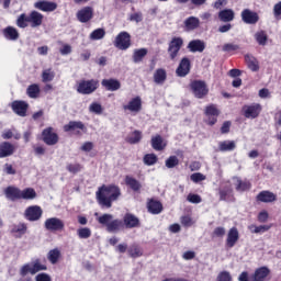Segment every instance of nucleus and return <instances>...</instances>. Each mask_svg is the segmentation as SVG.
Segmentation results:
<instances>
[{
    "label": "nucleus",
    "mask_w": 281,
    "mask_h": 281,
    "mask_svg": "<svg viewBox=\"0 0 281 281\" xmlns=\"http://www.w3.org/2000/svg\"><path fill=\"white\" fill-rule=\"evenodd\" d=\"M120 196H122V191L120 190V187L114 184L102 186L97 191V199L102 207H112L113 201H117Z\"/></svg>",
    "instance_id": "f257e3e1"
},
{
    "label": "nucleus",
    "mask_w": 281,
    "mask_h": 281,
    "mask_svg": "<svg viewBox=\"0 0 281 281\" xmlns=\"http://www.w3.org/2000/svg\"><path fill=\"white\" fill-rule=\"evenodd\" d=\"M43 19L44 16L38 11H32L29 15L21 13L15 21V25L21 30H25L29 25L31 27H41L43 25Z\"/></svg>",
    "instance_id": "f03ea898"
},
{
    "label": "nucleus",
    "mask_w": 281,
    "mask_h": 281,
    "mask_svg": "<svg viewBox=\"0 0 281 281\" xmlns=\"http://www.w3.org/2000/svg\"><path fill=\"white\" fill-rule=\"evenodd\" d=\"M271 273V270L267 267L258 268L255 273L252 274V279H249V272L244 271L239 274L238 281H265Z\"/></svg>",
    "instance_id": "7ed1b4c3"
},
{
    "label": "nucleus",
    "mask_w": 281,
    "mask_h": 281,
    "mask_svg": "<svg viewBox=\"0 0 281 281\" xmlns=\"http://www.w3.org/2000/svg\"><path fill=\"white\" fill-rule=\"evenodd\" d=\"M98 89V80H82L77 86V92L81 95H91Z\"/></svg>",
    "instance_id": "20e7f679"
},
{
    "label": "nucleus",
    "mask_w": 281,
    "mask_h": 281,
    "mask_svg": "<svg viewBox=\"0 0 281 281\" xmlns=\"http://www.w3.org/2000/svg\"><path fill=\"white\" fill-rule=\"evenodd\" d=\"M38 271H47V266L41 263V261L36 260L32 263H26L24 265L21 270L20 273L21 276H27V273H31V276H36V273H38Z\"/></svg>",
    "instance_id": "39448f33"
},
{
    "label": "nucleus",
    "mask_w": 281,
    "mask_h": 281,
    "mask_svg": "<svg viewBox=\"0 0 281 281\" xmlns=\"http://www.w3.org/2000/svg\"><path fill=\"white\" fill-rule=\"evenodd\" d=\"M190 87L193 95L200 100L210 93V89L207 88V83H205V81L194 80L191 82Z\"/></svg>",
    "instance_id": "423d86ee"
},
{
    "label": "nucleus",
    "mask_w": 281,
    "mask_h": 281,
    "mask_svg": "<svg viewBox=\"0 0 281 281\" xmlns=\"http://www.w3.org/2000/svg\"><path fill=\"white\" fill-rule=\"evenodd\" d=\"M182 47H183V38L173 37L169 42V46H168L169 58L171 60H175L177 58V56H179V52H181Z\"/></svg>",
    "instance_id": "0eeeda50"
},
{
    "label": "nucleus",
    "mask_w": 281,
    "mask_h": 281,
    "mask_svg": "<svg viewBox=\"0 0 281 281\" xmlns=\"http://www.w3.org/2000/svg\"><path fill=\"white\" fill-rule=\"evenodd\" d=\"M44 227L47 232H63L65 229V222L58 217H49L45 220Z\"/></svg>",
    "instance_id": "6e6552de"
},
{
    "label": "nucleus",
    "mask_w": 281,
    "mask_h": 281,
    "mask_svg": "<svg viewBox=\"0 0 281 281\" xmlns=\"http://www.w3.org/2000/svg\"><path fill=\"white\" fill-rule=\"evenodd\" d=\"M123 111L137 115L142 111V97H134L126 104H123Z\"/></svg>",
    "instance_id": "1a4fd4ad"
},
{
    "label": "nucleus",
    "mask_w": 281,
    "mask_h": 281,
    "mask_svg": "<svg viewBox=\"0 0 281 281\" xmlns=\"http://www.w3.org/2000/svg\"><path fill=\"white\" fill-rule=\"evenodd\" d=\"M114 45L117 47V49H128V47H131V34H128V32H121L116 36Z\"/></svg>",
    "instance_id": "9d476101"
},
{
    "label": "nucleus",
    "mask_w": 281,
    "mask_h": 281,
    "mask_svg": "<svg viewBox=\"0 0 281 281\" xmlns=\"http://www.w3.org/2000/svg\"><path fill=\"white\" fill-rule=\"evenodd\" d=\"M24 216L26 221H41V217L43 216V209L38 205L29 206L24 212Z\"/></svg>",
    "instance_id": "9b49d317"
},
{
    "label": "nucleus",
    "mask_w": 281,
    "mask_h": 281,
    "mask_svg": "<svg viewBox=\"0 0 281 281\" xmlns=\"http://www.w3.org/2000/svg\"><path fill=\"white\" fill-rule=\"evenodd\" d=\"M244 115L248 120H256L260 115V111H262V106L260 103H252L250 105H244L243 108Z\"/></svg>",
    "instance_id": "f8f14e48"
},
{
    "label": "nucleus",
    "mask_w": 281,
    "mask_h": 281,
    "mask_svg": "<svg viewBox=\"0 0 281 281\" xmlns=\"http://www.w3.org/2000/svg\"><path fill=\"white\" fill-rule=\"evenodd\" d=\"M43 142L47 146H56L58 144V134L54 133V128L47 127L42 132Z\"/></svg>",
    "instance_id": "ddd939ff"
},
{
    "label": "nucleus",
    "mask_w": 281,
    "mask_h": 281,
    "mask_svg": "<svg viewBox=\"0 0 281 281\" xmlns=\"http://www.w3.org/2000/svg\"><path fill=\"white\" fill-rule=\"evenodd\" d=\"M64 131L65 133L75 131L76 135H80V131H82V133H87V126L82 121H70L68 124L64 125Z\"/></svg>",
    "instance_id": "4468645a"
},
{
    "label": "nucleus",
    "mask_w": 281,
    "mask_h": 281,
    "mask_svg": "<svg viewBox=\"0 0 281 281\" xmlns=\"http://www.w3.org/2000/svg\"><path fill=\"white\" fill-rule=\"evenodd\" d=\"M34 8L41 10V12H54L58 8V4L47 0H38L34 3Z\"/></svg>",
    "instance_id": "2eb2a0df"
},
{
    "label": "nucleus",
    "mask_w": 281,
    "mask_h": 281,
    "mask_svg": "<svg viewBox=\"0 0 281 281\" xmlns=\"http://www.w3.org/2000/svg\"><path fill=\"white\" fill-rule=\"evenodd\" d=\"M259 19L260 18L258 16V13H256V12L249 10V9H245L241 12V20L247 25H256V23H258Z\"/></svg>",
    "instance_id": "dca6fc26"
},
{
    "label": "nucleus",
    "mask_w": 281,
    "mask_h": 281,
    "mask_svg": "<svg viewBox=\"0 0 281 281\" xmlns=\"http://www.w3.org/2000/svg\"><path fill=\"white\" fill-rule=\"evenodd\" d=\"M77 19L80 23H89L93 19V9L91 7H85L77 12Z\"/></svg>",
    "instance_id": "f3484780"
},
{
    "label": "nucleus",
    "mask_w": 281,
    "mask_h": 281,
    "mask_svg": "<svg viewBox=\"0 0 281 281\" xmlns=\"http://www.w3.org/2000/svg\"><path fill=\"white\" fill-rule=\"evenodd\" d=\"M187 49L191 52L192 54H202V52H205V42L202 40H193L189 42Z\"/></svg>",
    "instance_id": "a211bd4d"
},
{
    "label": "nucleus",
    "mask_w": 281,
    "mask_h": 281,
    "mask_svg": "<svg viewBox=\"0 0 281 281\" xmlns=\"http://www.w3.org/2000/svg\"><path fill=\"white\" fill-rule=\"evenodd\" d=\"M177 76L180 78H186L190 74V59L183 57L176 70Z\"/></svg>",
    "instance_id": "6ab92c4d"
},
{
    "label": "nucleus",
    "mask_w": 281,
    "mask_h": 281,
    "mask_svg": "<svg viewBox=\"0 0 281 281\" xmlns=\"http://www.w3.org/2000/svg\"><path fill=\"white\" fill-rule=\"evenodd\" d=\"M257 201H260V203H273L278 201V195L271 191L265 190L257 194Z\"/></svg>",
    "instance_id": "aec40b11"
},
{
    "label": "nucleus",
    "mask_w": 281,
    "mask_h": 281,
    "mask_svg": "<svg viewBox=\"0 0 281 281\" xmlns=\"http://www.w3.org/2000/svg\"><path fill=\"white\" fill-rule=\"evenodd\" d=\"M238 238H240L238 228L232 227L227 233L226 246L232 249L238 243Z\"/></svg>",
    "instance_id": "412c9836"
},
{
    "label": "nucleus",
    "mask_w": 281,
    "mask_h": 281,
    "mask_svg": "<svg viewBox=\"0 0 281 281\" xmlns=\"http://www.w3.org/2000/svg\"><path fill=\"white\" fill-rule=\"evenodd\" d=\"M102 87L106 89V91H120L122 88V83L117 79H103L101 81Z\"/></svg>",
    "instance_id": "4be33fe9"
},
{
    "label": "nucleus",
    "mask_w": 281,
    "mask_h": 281,
    "mask_svg": "<svg viewBox=\"0 0 281 281\" xmlns=\"http://www.w3.org/2000/svg\"><path fill=\"white\" fill-rule=\"evenodd\" d=\"M12 155H14V145L8 142L0 143V159L12 157Z\"/></svg>",
    "instance_id": "5701e85b"
},
{
    "label": "nucleus",
    "mask_w": 281,
    "mask_h": 281,
    "mask_svg": "<svg viewBox=\"0 0 281 281\" xmlns=\"http://www.w3.org/2000/svg\"><path fill=\"white\" fill-rule=\"evenodd\" d=\"M12 110L16 113V115H20L21 117H25V113H27V102L25 101H13Z\"/></svg>",
    "instance_id": "b1692460"
},
{
    "label": "nucleus",
    "mask_w": 281,
    "mask_h": 281,
    "mask_svg": "<svg viewBox=\"0 0 281 281\" xmlns=\"http://www.w3.org/2000/svg\"><path fill=\"white\" fill-rule=\"evenodd\" d=\"M220 111L218 109H216V105H209L205 109V115H207L209 117V124L211 126H214V124H216L217 120L216 117H218L220 115Z\"/></svg>",
    "instance_id": "393cba45"
},
{
    "label": "nucleus",
    "mask_w": 281,
    "mask_h": 281,
    "mask_svg": "<svg viewBox=\"0 0 281 281\" xmlns=\"http://www.w3.org/2000/svg\"><path fill=\"white\" fill-rule=\"evenodd\" d=\"M123 223L127 229L139 227V218L131 213L124 215Z\"/></svg>",
    "instance_id": "a878e982"
},
{
    "label": "nucleus",
    "mask_w": 281,
    "mask_h": 281,
    "mask_svg": "<svg viewBox=\"0 0 281 281\" xmlns=\"http://www.w3.org/2000/svg\"><path fill=\"white\" fill-rule=\"evenodd\" d=\"M2 34L7 41H19V30L14 26H7L3 29Z\"/></svg>",
    "instance_id": "bb28decb"
},
{
    "label": "nucleus",
    "mask_w": 281,
    "mask_h": 281,
    "mask_svg": "<svg viewBox=\"0 0 281 281\" xmlns=\"http://www.w3.org/2000/svg\"><path fill=\"white\" fill-rule=\"evenodd\" d=\"M4 194H5L7 199H9V201H16V200L21 199V190L15 187H8L4 190Z\"/></svg>",
    "instance_id": "cd10ccee"
},
{
    "label": "nucleus",
    "mask_w": 281,
    "mask_h": 281,
    "mask_svg": "<svg viewBox=\"0 0 281 281\" xmlns=\"http://www.w3.org/2000/svg\"><path fill=\"white\" fill-rule=\"evenodd\" d=\"M147 210L150 214H161L164 205L157 200H150L147 204Z\"/></svg>",
    "instance_id": "c85d7f7f"
},
{
    "label": "nucleus",
    "mask_w": 281,
    "mask_h": 281,
    "mask_svg": "<svg viewBox=\"0 0 281 281\" xmlns=\"http://www.w3.org/2000/svg\"><path fill=\"white\" fill-rule=\"evenodd\" d=\"M218 150L221 153H232V150H236V142H234V140L220 142Z\"/></svg>",
    "instance_id": "c756f323"
},
{
    "label": "nucleus",
    "mask_w": 281,
    "mask_h": 281,
    "mask_svg": "<svg viewBox=\"0 0 281 281\" xmlns=\"http://www.w3.org/2000/svg\"><path fill=\"white\" fill-rule=\"evenodd\" d=\"M234 10L232 9H224L222 11H220L218 13V19L223 21V23H229L232 21H234Z\"/></svg>",
    "instance_id": "7c9ffc66"
},
{
    "label": "nucleus",
    "mask_w": 281,
    "mask_h": 281,
    "mask_svg": "<svg viewBox=\"0 0 281 281\" xmlns=\"http://www.w3.org/2000/svg\"><path fill=\"white\" fill-rule=\"evenodd\" d=\"M166 78H168V74L164 68H159L154 72V82L156 85H164V82H166Z\"/></svg>",
    "instance_id": "2f4dec72"
},
{
    "label": "nucleus",
    "mask_w": 281,
    "mask_h": 281,
    "mask_svg": "<svg viewBox=\"0 0 281 281\" xmlns=\"http://www.w3.org/2000/svg\"><path fill=\"white\" fill-rule=\"evenodd\" d=\"M125 183L133 192H139V190H142V183L133 177L126 176Z\"/></svg>",
    "instance_id": "473e14b6"
},
{
    "label": "nucleus",
    "mask_w": 281,
    "mask_h": 281,
    "mask_svg": "<svg viewBox=\"0 0 281 281\" xmlns=\"http://www.w3.org/2000/svg\"><path fill=\"white\" fill-rule=\"evenodd\" d=\"M201 25V21L196 16H190L184 21V27L188 31L196 30Z\"/></svg>",
    "instance_id": "72a5a7b5"
},
{
    "label": "nucleus",
    "mask_w": 281,
    "mask_h": 281,
    "mask_svg": "<svg viewBox=\"0 0 281 281\" xmlns=\"http://www.w3.org/2000/svg\"><path fill=\"white\" fill-rule=\"evenodd\" d=\"M20 199H24V201H34V199H36V191L33 188L21 190Z\"/></svg>",
    "instance_id": "f704fd0d"
},
{
    "label": "nucleus",
    "mask_w": 281,
    "mask_h": 281,
    "mask_svg": "<svg viewBox=\"0 0 281 281\" xmlns=\"http://www.w3.org/2000/svg\"><path fill=\"white\" fill-rule=\"evenodd\" d=\"M151 147L154 150H164V148H166V143H164L161 135L151 137Z\"/></svg>",
    "instance_id": "c9c22d12"
},
{
    "label": "nucleus",
    "mask_w": 281,
    "mask_h": 281,
    "mask_svg": "<svg viewBox=\"0 0 281 281\" xmlns=\"http://www.w3.org/2000/svg\"><path fill=\"white\" fill-rule=\"evenodd\" d=\"M26 93H27L29 98L36 100V98H38V95H41V87L37 83H33L27 87Z\"/></svg>",
    "instance_id": "e433bc0d"
},
{
    "label": "nucleus",
    "mask_w": 281,
    "mask_h": 281,
    "mask_svg": "<svg viewBox=\"0 0 281 281\" xmlns=\"http://www.w3.org/2000/svg\"><path fill=\"white\" fill-rule=\"evenodd\" d=\"M245 60L248 65V68L251 71H258L260 69V66L258 65V59H256V57H254V55H246Z\"/></svg>",
    "instance_id": "4c0bfd02"
},
{
    "label": "nucleus",
    "mask_w": 281,
    "mask_h": 281,
    "mask_svg": "<svg viewBox=\"0 0 281 281\" xmlns=\"http://www.w3.org/2000/svg\"><path fill=\"white\" fill-rule=\"evenodd\" d=\"M56 78V72L52 68L42 71V82H52Z\"/></svg>",
    "instance_id": "58836bf2"
},
{
    "label": "nucleus",
    "mask_w": 281,
    "mask_h": 281,
    "mask_svg": "<svg viewBox=\"0 0 281 281\" xmlns=\"http://www.w3.org/2000/svg\"><path fill=\"white\" fill-rule=\"evenodd\" d=\"M255 41L258 43V45L265 47V45H267V42L269 41V36L267 35V32L258 31L257 33H255Z\"/></svg>",
    "instance_id": "ea45409f"
},
{
    "label": "nucleus",
    "mask_w": 281,
    "mask_h": 281,
    "mask_svg": "<svg viewBox=\"0 0 281 281\" xmlns=\"http://www.w3.org/2000/svg\"><path fill=\"white\" fill-rule=\"evenodd\" d=\"M146 54H148V49L146 48L135 49L133 54V61L136 64L142 63V60H144L146 57Z\"/></svg>",
    "instance_id": "a19ab883"
},
{
    "label": "nucleus",
    "mask_w": 281,
    "mask_h": 281,
    "mask_svg": "<svg viewBox=\"0 0 281 281\" xmlns=\"http://www.w3.org/2000/svg\"><path fill=\"white\" fill-rule=\"evenodd\" d=\"M248 229L249 232H251V234H265V232H269L271 227H269L268 225L256 226L251 224L250 226H248Z\"/></svg>",
    "instance_id": "79ce46f5"
},
{
    "label": "nucleus",
    "mask_w": 281,
    "mask_h": 281,
    "mask_svg": "<svg viewBox=\"0 0 281 281\" xmlns=\"http://www.w3.org/2000/svg\"><path fill=\"white\" fill-rule=\"evenodd\" d=\"M47 258L52 265H56L60 259V250L58 248L52 249L48 251Z\"/></svg>",
    "instance_id": "37998d69"
},
{
    "label": "nucleus",
    "mask_w": 281,
    "mask_h": 281,
    "mask_svg": "<svg viewBox=\"0 0 281 281\" xmlns=\"http://www.w3.org/2000/svg\"><path fill=\"white\" fill-rule=\"evenodd\" d=\"M106 36L104 29H97L90 34V41H102Z\"/></svg>",
    "instance_id": "c03bdc74"
},
{
    "label": "nucleus",
    "mask_w": 281,
    "mask_h": 281,
    "mask_svg": "<svg viewBox=\"0 0 281 281\" xmlns=\"http://www.w3.org/2000/svg\"><path fill=\"white\" fill-rule=\"evenodd\" d=\"M89 112L94 113L95 115H102V113H104V108L99 102H92L89 105Z\"/></svg>",
    "instance_id": "a18cd8bd"
},
{
    "label": "nucleus",
    "mask_w": 281,
    "mask_h": 281,
    "mask_svg": "<svg viewBox=\"0 0 281 281\" xmlns=\"http://www.w3.org/2000/svg\"><path fill=\"white\" fill-rule=\"evenodd\" d=\"M128 144H139L142 142V132L134 131L132 134L127 137Z\"/></svg>",
    "instance_id": "49530a36"
},
{
    "label": "nucleus",
    "mask_w": 281,
    "mask_h": 281,
    "mask_svg": "<svg viewBox=\"0 0 281 281\" xmlns=\"http://www.w3.org/2000/svg\"><path fill=\"white\" fill-rule=\"evenodd\" d=\"M120 227H122V221L121 220H112L110 224H108V232H120Z\"/></svg>",
    "instance_id": "de8ad7c7"
},
{
    "label": "nucleus",
    "mask_w": 281,
    "mask_h": 281,
    "mask_svg": "<svg viewBox=\"0 0 281 281\" xmlns=\"http://www.w3.org/2000/svg\"><path fill=\"white\" fill-rule=\"evenodd\" d=\"M112 220L113 215L109 213H105L97 218L98 223H100V225H105V227H109Z\"/></svg>",
    "instance_id": "09e8293b"
},
{
    "label": "nucleus",
    "mask_w": 281,
    "mask_h": 281,
    "mask_svg": "<svg viewBox=\"0 0 281 281\" xmlns=\"http://www.w3.org/2000/svg\"><path fill=\"white\" fill-rule=\"evenodd\" d=\"M251 188V183L247 181H243L240 179L236 180V190L238 192H245L246 190H249Z\"/></svg>",
    "instance_id": "8fccbe9b"
},
{
    "label": "nucleus",
    "mask_w": 281,
    "mask_h": 281,
    "mask_svg": "<svg viewBox=\"0 0 281 281\" xmlns=\"http://www.w3.org/2000/svg\"><path fill=\"white\" fill-rule=\"evenodd\" d=\"M77 235L79 238L87 240V238H91V228L81 227L77 229Z\"/></svg>",
    "instance_id": "3c124183"
},
{
    "label": "nucleus",
    "mask_w": 281,
    "mask_h": 281,
    "mask_svg": "<svg viewBox=\"0 0 281 281\" xmlns=\"http://www.w3.org/2000/svg\"><path fill=\"white\" fill-rule=\"evenodd\" d=\"M66 170L70 172L71 175H78V172L82 171V165L80 164H68L66 166Z\"/></svg>",
    "instance_id": "603ef678"
},
{
    "label": "nucleus",
    "mask_w": 281,
    "mask_h": 281,
    "mask_svg": "<svg viewBox=\"0 0 281 281\" xmlns=\"http://www.w3.org/2000/svg\"><path fill=\"white\" fill-rule=\"evenodd\" d=\"M144 164L146 166H155L157 164V155L147 154L144 156Z\"/></svg>",
    "instance_id": "864d4df0"
},
{
    "label": "nucleus",
    "mask_w": 281,
    "mask_h": 281,
    "mask_svg": "<svg viewBox=\"0 0 281 281\" xmlns=\"http://www.w3.org/2000/svg\"><path fill=\"white\" fill-rule=\"evenodd\" d=\"M12 232L14 234H20V236H23L27 232V225L25 223H20L18 225H14L12 228Z\"/></svg>",
    "instance_id": "5fc2aeb1"
},
{
    "label": "nucleus",
    "mask_w": 281,
    "mask_h": 281,
    "mask_svg": "<svg viewBox=\"0 0 281 281\" xmlns=\"http://www.w3.org/2000/svg\"><path fill=\"white\" fill-rule=\"evenodd\" d=\"M128 254L132 258H139V256H142V249H139L137 245H132L128 249Z\"/></svg>",
    "instance_id": "6e6d98bb"
},
{
    "label": "nucleus",
    "mask_w": 281,
    "mask_h": 281,
    "mask_svg": "<svg viewBox=\"0 0 281 281\" xmlns=\"http://www.w3.org/2000/svg\"><path fill=\"white\" fill-rule=\"evenodd\" d=\"M166 168H176V166H179V158L177 156H170L166 162H165Z\"/></svg>",
    "instance_id": "4d7b16f0"
},
{
    "label": "nucleus",
    "mask_w": 281,
    "mask_h": 281,
    "mask_svg": "<svg viewBox=\"0 0 281 281\" xmlns=\"http://www.w3.org/2000/svg\"><path fill=\"white\" fill-rule=\"evenodd\" d=\"M216 281H232V273L224 270L217 274Z\"/></svg>",
    "instance_id": "13d9d810"
},
{
    "label": "nucleus",
    "mask_w": 281,
    "mask_h": 281,
    "mask_svg": "<svg viewBox=\"0 0 281 281\" xmlns=\"http://www.w3.org/2000/svg\"><path fill=\"white\" fill-rule=\"evenodd\" d=\"M190 179L193 181V183H200V181H205L206 177L201 172H196L191 175Z\"/></svg>",
    "instance_id": "bf43d9fd"
},
{
    "label": "nucleus",
    "mask_w": 281,
    "mask_h": 281,
    "mask_svg": "<svg viewBox=\"0 0 281 281\" xmlns=\"http://www.w3.org/2000/svg\"><path fill=\"white\" fill-rule=\"evenodd\" d=\"M187 201H189V203L199 204V203H201V201H203V200L201 199V195L194 194V193H190V194L187 196Z\"/></svg>",
    "instance_id": "052dcab7"
},
{
    "label": "nucleus",
    "mask_w": 281,
    "mask_h": 281,
    "mask_svg": "<svg viewBox=\"0 0 281 281\" xmlns=\"http://www.w3.org/2000/svg\"><path fill=\"white\" fill-rule=\"evenodd\" d=\"M223 52H237V49H240V46L237 44L227 43L223 45Z\"/></svg>",
    "instance_id": "680f3d73"
},
{
    "label": "nucleus",
    "mask_w": 281,
    "mask_h": 281,
    "mask_svg": "<svg viewBox=\"0 0 281 281\" xmlns=\"http://www.w3.org/2000/svg\"><path fill=\"white\" fill-rule=\"evenodd\" d=\"M72 48L69 44H63V46L59 48V53L61 56H69L71 54Z\"/></svg>",
    "instance_id": "e2e57ef3"
},
{
    "label": "nucleus",
    "mask_w": 281,
    "mask_h": 281,
    "mask_svg": "<svg viewBox=\"0 0 281 281\" xmlns=\"http://www.w3.org/2000/svg\"><path fill=\"white\" fill-rule=\"evenodd\" d=\"M130 21H133L134 23H142L144 21V15L142 12H136L130 15Z\"/></svg>",
    "instance_id": "0e129e2a"
},
{
    "label": "nucleus",
    "mask_w": 281,
    "mask_h": 281,
    "mask_svg": "<svg viewBox=\"0 0 281 281\" xmlns=\"http://www.w3.org/2000/svg\"><path fill=\"white\" fill-rule=\"evenodd\" d=\"M225 232H226L225 227H223V226L216 227L213 231V236L216 238H223V236H225Z\"/></svg>",
    "instance_id": "69168bd1"
},
{
    "label": "nucleus",
    "mask_w": 281,
    "mask_h": 281,
    "mask_svg": "<svg viewBox=\"0 0 281 281\" xmlns=\"http://www.w3.org/2000/svg\"><path fill=\"white\" fill-rule=\"evenodd\" d=\"M273 15L276 19H280L281 16V1L274 4L273 7Z\"/></svg>",
    "instance_id": "338daca9"
},
{
    "label": "nucleus",
    "mask_w": 281,
    "mask_h": 281,
    "mask_svg": "<svg viewBox=\"0 0 281 281\" xmlns=\"http://www.w3.org/2000/svg\"><path fill=\"white\" fill-rule=\"evenodd\" d=\"M35 281H52V277L47 273H40L35 277Z\"/></svg>",
    "instance_id": "774afa93"
}]
</instances>
